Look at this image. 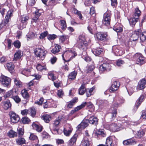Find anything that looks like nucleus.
Masks as SVG:
<instances>
[{"label": "nucleus", "mask_w": 146, "mask_h": 146, "mask_svg": "<svg viewBox=\"0 0 146 146\" xmlns=\"http://www.w3.org/2000/svg\"><path fill=\"white\" fill-rule=\"evenodd\" d=\"M133 60L137 64L141 65L146 62V58L141 53H136L133 57Z\"/></svg>", "instance_id": "obj_1"}, {"label": "nucleus", "mask_w": 146, "mask_h": 146, "mask_svg": "<svg viewBox=\"0 0 146 146\" xmlns=\"http://www.w3.org/2000/svg\"><path fill=\"white\" fill-rule=\"evenodd\" d=\"M95 37L98 41L106 42L109 40L108 33L106 32H98L96 33Z\"/></svg>", "instance_id": "obj_2"}, {"label": "nucleus", "mask_w": 146, "mask_h": 146, "mask_svg": "<svg viewBox=\"0 0 146 146\" xmlns=\"http://www.w3.org/2000/svg\"><path fill=\"white\" fill-rule=\"evenodd\" d=\"M47 51L41 48H36L34 50V53L37 58L43 60L45 58Z\"/></svg>", "instance_id": "obj_3"}, {"label": "nucleus", "mask_w": 146, "mask_h": 146, "mask_svg": "<svg viewBox=\"0 0 146 146\" xmlns=\"http://www.w3.org/2000/svg\"><path fill=\"white\" fill-rule=\"evenodd\" d=\"M11 78L3 75L0 77V82L4 87L9 88L11 86Z\"/></svg>", "instance_id": "obj_4"}, {"label": "nucleus", "mask_w": 146, "mask_h": 146, "mask_svg": "<svg viewBox=\"0 0 146 146\" xmlns=\"http://www.w3.org/2000/svg\"><path fill=\"white\" fill-rule=\"evenodd\" d=\"M112 14L110 11H107L104 15L102 22L103 24L107 26H110Z\"/></svg>", "instance_id": "obj_5"}, {"label": "nucleus", "mask_w": 146, "mask_h": 146, "mask_svg": "<svg viewBox=\"0 0 146 146\" xmlns=\"http://www.w3.org/2000/svg\"><path fill=\"white\" fill-rule=\"evenodd\" d=\"M122 125L119 123H113L111 124L109 126L110 130L113 132H116L122 129Z\"/></svg>", "instance_id": "obj_6"}, {"label": "nucleus", "mask_w": 146, "mask_h": 146, "mask_svg": "<svg viewBox=\"0 0 146 146\" xmlns=\"http://www.w3.org/2000/svg\"><path fill=\"white\" fill-rule=\"evenodd\" d=\"M125 100L123 98L116 97L114 100L112 107L115 108L121 106L122 104L124 102Z\"/></svg>", "instance_id": "obj_7"}, {"label": "nucleus", "mask_w": 146, "mask_h": 146, "mask_svg": "<svg viewBox=\"0 0 146 146\" xmlns=\"http://www.w3.org/2000/svg\"><path fill=\"white\" fill-rule=\"evenodd\" d=\"M42 13L43 11L42 9H36L33 13L34 15L32 18L33 21L36 23H38L40 21L39 17Z\"/></svg>", "instance_id": "obj_8"}, {"label": "nucleus", "mask_w": 146, "mask_h": 146, "mask_svg": "<svg viewBox=\"0 0 146 146\" xmlns=\"http://www.w3.org/2000/svg\"><path fill=\"white\" fill-rule=\"evenodd\" d=\"M137 141L134 137L124 140L123 141L122 143L124 146H132L136 144Z\"/></svg>", "instance_id": "obj_9"}, {"label": "nucleus", "mask_w": 146, "mask_h": 146, "mask_svg": "<svg viewBox=\"0 0 146 146\" xmlns=\"http://www.w3.org/2000/svg\"><path fill=\"white\" fill-rule=\"evenodd\" d=\"M64 53V55H65L64 56H65L66 59L69 58L70 54H73L72 56L70 57L69 59L67 60L66 61L67 62L71 60L77 55L76 52L74 50H71L69 51H66Z\"/></svg>", "instance_id": "obj_10"}, {"label": "nucleus", "mask_w": 146, "mask_h": 146, "mask_svg": "<svg viewBox=\"0 0 146 146\" xmlns=\"http://www.w3.org/2000/svg\"><path fill=\"white\" fill-rule=\"evenodd\" d=\"M99 70L102 72H108L111 70V66L109 63H103L100 66Z\"/></svg>", "instance_id": "obj_11"}, {"label": "nucleus", "mask_w": 146, "mask_h": 146, "mask_svg": "<svg viewBox=\"0 0 146 146\" xmlns=\"http://www.w3.org/2000/svg\"><path fill=\"white\" fill-rule=\"evenodd\" d=\"M146 87V78H143L138 82L136 89L137 91L143 90Z\"/></svg>", "instance_id": "obj_12"}, {"label": "nucleus", "mask_w": 146, "mask_h": 146, "mask_svg": "<svg viewBox=\"0 0 146 146\" xmlns=\"http://www.w3.org/2000/svg\"><path fill=\"white\" fill-rule=\"evenodd\" d=\"M9 115L10 121L12 122L17 123L20 121V117L19 116L13 111L10 112Z\"/></svg>", "instance_id": "obj_13"}, {"label": "nucleus", "mask_w": 146, "mask_h": 146, "mask_svg": "<svg viewBox=\"0 0 146 146\" xmlns=\"http://www.w3.org/2000/svg\"><path fill=\"white\" fill-rule=\"evenodd\" d=\"M146 98V94H141L136 100L134 106V108L137 109L141 103L145 100Z\"/></svg>", "instance_id": "obj_14"}, {"label": "nucleus", "mask_w": 146, "mask_h": 146, "mask_svg": "<svg viewBox=\"0 0 146 146\" xmlns=\"http://www.w3.org/2000/svg\"><path fill=\"white\" fill-rule=\"evenodd\" d=\"M1 105L5 110L11 109L12 106V104L9 99L2 101L1 103Z\"/></svg>", "instance_id": "obj_15"}, {"label": "nucleus", "mask_w": 146, "mask_h": 146, "mask_svg": "<svg viewBox=\"0 0 146 146\" xmlns=\"http://www.w3.org/2000/svg\"><path fill=\"white\" fill-rule=\"evenodd\" d=\"M115 139L114 136L108 137L106 139V144L107 146H115L113 142Z\"/></svg>", "instance_id": "obj_16"}, {"label": "nucleus", "mask_w": 146, "mask_h": 146, "mask_svg": "<svg viewBox=\"0 0 146 146\" xmlns=\"http://www.w3.org/2000/svg\"><path fill=\"white\" fill-rule=\"evenodd\" d=\"M141 31L140 29H138L133 31L131 36V38H132L131 40L133 41L138 40Z\"/></svg>", "instance_id": "obj_17"}, {"label": "nucleus", "mask_w": 146, "mask_h": 146, "mask_svg": "<svg viewBox=\"0 0 146 146\" xmlns=\"http://www.w3.org/2000/svg\"><path fill=\"white\" fill-rule=\"evenodd\" d=\"M120 86V83L118 82L115 81L112 84L110 89V91L111 93L114 92L118 89Z\"/></svg>", "instance_id": "obj_18"}, {"label": "nucleus", "mask_w": 146, "mask_h": 146, "mask_svg": "<svg viewBox=\"0 0 146 146\" xmlns=\"http://www.w3.org/2000/svg\"><path fill=\"white\" fill-rule=\"evenodd\" d=\"M78 135L77 133L75 134L70 138L68 142L69 146H75L76 145V142Z\"/></svg>", "instance_id": "obj_19"}, {"label": "nucleus", "mask_w": 146, "mask_h": 146, "mask_svg": "<svg viewBox=\"0 0 146 146\" xmlns=\"http://www.w3.org/2000/svg\"><path fill=\"white\" fill-rule=\"evenodd\" d=\"M95 135L97 138L99 139L102 137H104L106 135L105 130L103 129H99L97 130L95 133Z\"/></svg>", "instance_id": "obj_20"}, {"label": "nucleus", "mask_w": 146, "mask_h": 146, "mask_svg": "<svg viewBox=\"0 0 146 146\" xmlns=\"http://www.w3.org/2000/svg\"><path fill=\"white\" fill-rule=\"evenodd\" d=\"M88 45V42H77L76 45L77 47L81 50L83 51L86 50L87 49V46Z\"/></svg>", "instance_id": "obj_21"}, {"label": "nucleus", "mask_w": 146, "mask_h": 146, "mask_svg": "<svg viewBox=\"0 0 146 146\" xmlns=\"http://www.w3.org/2000/svg\"><path fill=\"white\" fill-rule=\"evenodd\" d=\"M72 130L73 128L72 126L68 125L64 129L63 132L64 135L66 136H69L71 134Z\"/></svg>", "instance_id": "obj_22"}, {"label": "nucleus", "mask_w": 146, "mask_h": 146, "mask_svg": "<svg viewBox=\"0 0 146 146\" xmlns=\"http://www.w3.org/2000/svg\"><path fill=\"white\" fill-rule=\"evenodd\" d=\"M110 113L111 114V117L110 118V121H113L115 119L117 114V109L111 107V111Z\"/></svg>", "instance_id": "obj_23"}, {"label": "nucleus", "mask_w": 146, "mask_h": 146, "mask_svg": "<svg viewBox=\"0 0 146 146\" xmlns=\"http://www.w3.org/2000/svg\"><path fill=\"white\" fill-rule=\"evenodd\" d=\"M32 126L33 129L36 130L38 132H40L42 130L43 127L40 125H38L33 122L32 124Z\"/></svg>", "instance_id": "obj_24"}, {"label": "nucleus", "mask_w": 146, "mask_h": 146, "mask_svg": "<svg viewBox=\"0 0 146 146\" xmlns=\"http://www.w3.org/2000/svg\"><path fill=\"white\" fill-rule=\"evenodd\" d=\"M92 53L96 56H99L103 52V49L102 48H97L92 50Z\"/></svg>", "instance_id": "obj_25"}, {"label": "nucleus", "mask_w": 146, "mask_h": 146, "mask_svg": "<svg viewBox=\"0 0 146 146\" xmlns=\"http://www.w3.org/2000/svg\"><path fill=\"white\" fill-rule=\"evenodd\" d=\"M83 103H86L85 106H86V109L88 110L90 112H93L95 110V107L93 104L91 102H86Z\"/></svg>", "instance_id": "obj_26"}, {"label": "nucleus", "mask_w": 146, "mask_h": 146, "mask_svg": "<svg viewBox=\"0 0 146 146\" xmlns=\"http://www.w3.org/2000/svg\"><path fill=\"white\" fill-rule=\"evenodd\" d=\"M88 120L89 123L91 124L96 125L98 124V119L96 117L94 116H91Z\"/></svg>", "instance_id": "obj_27"}, {"label": "nucleus", "mask_w": 146, "mask_h": 146, "mask_svg": "<svg viewBox=\"0 0 146 146\" xmlns=\"http://www.w3.org/2000/svg\"><path fill=\"white\" fill-rule=\"evenodd\" d=\"M86 104V103H82L80 105L75 108L74 110H72L71 111L70 114L71 115H72L76 112L83 108L85 107Z\"/></svg>", "instance_id": "obj_28"}, {"label": "nucleus", "mask_w": 146, "mask_h": 146, "mask_svg": "<svg viewBox=\"0 0 146 146\" xmlns=\"http://www.w3.org/2000/svg\"><path fill=\"white\" fill-rule=\"evenodd\" d=\"M21 94L24 99L26 100H29L30 96L27 90L24 89L21 90Z\"/></svg>", "instance_id": "obj_29"}, {"label": "nucleus", "mask_w": 146, "mask_h": 146, "mask_svg": "<svg viewBox=\"0 0 146 146\" xmlns=\"http://www.w3.org/2000/svg\"><path fill=\"white\" fill-rule=\"evenodd\" d=\"M77 72L76 71L74 70L71 72L68 76V80L69 81H73L76 79Z\"/></svg>", "instance_id": "obj_30"}, {"label": "nucleus", "mask_w": 146, "mask_h": 146, "mask_svg": "<svg viewBox=\"0 0 146 146\" xmlns=\"http://www.w3.org/2000/svg\"><path fill=\"white\" fill-rule=\"evenodd\" d=\"M78 98H74L70 101L67 104L66 107L68 108H71L73 107L74 105L78 102Z\"/></svg>", "instance_id": "obj_31"}, {"label": "nucleus", "mask_w": 146, "mask_h": 146, "mask_svg": "<svg viewBox=\"0 0 146 146\" xmlns=\"http://www.w3.org/2000/svg\"><path fill=\"white\" fill-rule=\"evenodd\" d=\"M61 46L57 44H54V47L51 50V52L54 54H56L60 51Z\"/></svg>", "instance_id": "obj_32"}, {"label": "nucleus", "mask_w": 146, "mask_h": 146, "mask_svg": "<svg viewBox=\"0 0 146 146\" xmlns=\"http://www.w3.org/2000/svg\"><path fill=\"white\" fill-rule=\"evenodd\" d=\"M13 13V10H9L7 13L4 19V21H6L7 22L9 23V20L11 18Z\"/></svg>", "instance_id": "obj_33"}, {"label": "nucleus", "mask_w": 146, "mask_h": 146, "mask_svg": "<svg viewBox=\"0 0 146 146\" xmlns=\"http://www.w3.org/2000/svg\"><path fill=\"white\" fill-rule=\"evenodd\" d=\"M113 30L117 33H121L123 31L122 28L119 23H116L113 26Z\"/></svg>", "instance_id": "obj_34"}, {"label": "nucleus", "mask_w": 146, "mask_h": 146, "mask_svg": "<svg viewBox=\"0 0 146 146\" xmlns=\"http://www.w3.org/2000/svg\"><path fill=\"white\" fill-rule=\"evenodd\" d=\"M139 19V18H138L135 17H133L130 18L129 20L130 25L133 27L134 26Z\"/></svg>", "instance_id": "obj_35"}, {"label": "nucleus", "mask_w": 146, "mask_h": 146, "mask_svg": "<svg viewBox=\"0 0 146 146\" xmlns=\"http://www.w3.org/2000/svg\"><path fill=\"white\" fill-rule=\"evenodd\" d=\"M20 122L23 124H29L31 123V120L28 117L25 116L22 117Z\"/></svg>", "instance_id": "obj_36"}, {"label": "nucleus", "mask_w": 146, "mask_h": 146, "mask_svg": "<svg viewBox=\"0 0 146 146\" xmlns=\"http://www.w3.org/2000/svg\"><path fill=\"white\" fill-rule=\"evenodd\" d=\"M86 89L84 84H82L81 86L78 89L79 94L80 95H83L86 92Z\"/></svg>", "instance_id": "obj_37"}, {"label": "nucleus", "mask_w": 146, "mask_h": 146, "mask_svg": "<svg viewBox=\"0 0 146 146\" xmlns=\"http://www.w3.org/2000/svg\"><path fill=\"white\" fill-rule=\"evenodd\" d=\"M7 69L10 72H13L14 70L15 66L12 62L8 63L6 64Z\"/></svg>", "instance_id": "obj_38"}, {"label": "nucleus", "mask_w": 146, "mask_h": 146, "mask_svg": "<svg viewBox=\"0 0 146 146\" xmlns=\"http://www.w3.org/2000/svg\"><path fill=\"white\" fill-rule=\"evenodd\" d=\"M41 118L46 123H48L51 119V116L47 114H44L41 116Z\"/></svg>", "instance_id": "obj_39"}, {"label": "nucleus", "mask_w": 146, "mask_h": 146, "mask_svg": "<svg viewBox=\"0 0 146 146\" xmlns=\"http://www.w3.org/2000/svg\"><path fill=\"white\" fill-rule=\"evenodd\" d=\"M145 131L143 129H140L137 131L136 135L137 138L140 139L145 135Z\"/></svg>", "instance_id": "obj_40"}, {"label": "nucleus", "mask_w": 146, "mask_h": 146, "mask_svg": "<svg viewBox=\"0 0 146 146\" xmlns=\"http://www.w3.org/2000/svg\"><path fill=\"white\" fill-rule=\"evenodd\" d=\"M81 145L82 146H89L90 141L88 138L86 137H84L81 142Z\"/></svg>", "instance_id": "obj_41"}, {"label": "nucleus", "mask_w": 146, "mask_h": 146, "mask_svg": "<svg viewBox=\"0 0 146 146\" xmlns=\"http://www.w3.org/2000/svg\"><path fill=\"white\" fill-rule=\"evenodd\" d=\"M22 56L21 55V51L19 50L17 51L14 54V56L13 58V60L17 61L20 59Z\"/></svg>", "instance_id": "obj_42"}, {"label": "nucleus", "mask_w": 146, "mask_h": 146, "mask_svg": "<svg viewBox=\"0 0 146 146\" xmlns=\"http://www.w3.org/2000/svg\"><path fill=\"white\" fill-rule=\"evenodd\" d=\"M37 35L36 33L33 32H31L27 35V38L30 39H33L35 38H36L37 37Z\"/></svg>", "instance_id": "obj_43"}, {"label": "nucleus", "mask_w": 146, "mask_h": 146, "mask_svg": "<svg viewBox=\"0 0 146 146\" xmlns=\"http://www.w3.org/2000/svg\"><path fill=\"white\" fill-rule=\"evenodd\" d=\"M14 82L16 86L19 88H21L22 87V82L18 78H14Z\"/></svg>", "instance_id": "obj_44"}, {"label": "nucleus", "mask_w": 146, "mask_h": 146, "mask_svg": "<svg viewBox=\"0 0 146 146\" xmlns=\"http://www.w3.org/2000/svg\"><path fill=\"white\" fill-rule=\"evenodd\" d=\"M16 143L19 145H22L26 144V141L23 137L18 138L16 139Z\"/></svg>", "instance_id": "obj_45"}, {"label": "nucleus", "mask_w": 146, "mask_h": 146, "mask_svg": "<svg viewBox=\"0 0 146 146\" xmlns=\"http://www.w3.org/2000/svg\"><path fill=\"white\" fill-rule=\"evenodd\" d=\"M95 87L94 86L90 88L88 91L86 90V95L87 98L90 96L94 94L93 90L95 89Z\"/></svg>", "instance_id": "obj_46"}, {"label": "nucleus", "mask_w": 146, "mask_h": 146, "mask_svg": "<svg viewBox=\"0 0 146 146\" xmlns=\"http://www.w3.org/2000/svg\"><path fill=\"white\" fill-rule=\"evenodd\" d=\"M141 11L139 10V8L137 7L135 9L133 16L135 17H139L141 15Z\"/></svg>", "instance_id": "obj_47"}, {"label": "nucleus", "mask_w": 146, "mask_h": 146, "mask_svg": "<svg viewBox=\"0 0 146 146\" xmlns=\"http://www.w3.org/2000/svg\"><path fill=\"white\" fill-rule=\"evenodd\" d=\"M36 68L37 70L40 71H41L43 70H47L46 65L42 66L40 64H37Z\"/></svg>", "instance_id": "obj_48"}, {"label": "nucleus", "mask_w": 146, "mask_h": 146, "mask_svg": "<svg viewBox=\"0 0 146 146\" xmlns=\"http://www.w3.org/2000/svg\"><path fill=\"white\" fill-rule=\"evenodd\" d=\"M48 78L49 79L54 81L56 79V76H54V73L53 72H49L48 74Z\"/></svg>", "instance_id": "obj_49"}, {"label": "nucleus", "mask_w": 146, "mask_h": 146, "mask_svg": "<svg viewBox=\"0 0 146 146\" xmlns=\"http://www.w3.org/2000/svg\"><path fill=\"white\" fill-rule=\"evenodd\" d=\"M113 50L115 54H117V55H120L122 53V51L119 49V46H116L113 47Z\"/></svg>", "instance_id": "obj_50"}, {"label": "nucleus", "mask_w": 146, "mask_h": 146, "mask_svg": "<svg viewBox=\"0 0 146 146\" xmlns=\"http://www.w3.org/2000/svg\"><path fill=\"white\" fill-rule=\"evenodd\" d=\"M60 25L61 26V29L63 31H64L67 28V25L65 20H61L60 21Z\"/></svg>", "instance_id": "obj_51"}, {"label": "nucleus", "mask_w": 146, "mask_h": 146, "mask_svg": "<svg viewBox=\"0 0 146 146\" xmlns=\"http://www.w3.org/2000/svg\"><path fill=\"white\" fill-rule=\"evenodd\" d=\"M30 113L31 115L33 117H35L36 115V110L34 107H32L29 109Z\"/></svg>", "instance_id": "obj_52"}, {"label": "nucleus", "mask_w": 146, "mask_h": 146, "mask_svg": "<svg viewBox=\"0 0 146 146\" xmlns=\"http://www.w3.org/2000/svg\"><path fill=\"white\" fill-rule=\"evenodd\" d=\"M62 118V116H59L54 120V125L56 127L58 126Z\"/></svg>", "instance_id": "obj_53"}, {"label": "nucleus", "mask_w": 146, "mask_h": 146, "mask_svg": "<svg viewBox=\"0 0 146 146\" xmlns=\"http://www.w3.org/2000/svg\"><path fill=\"white\" fill-rule=\"evenodd\" d=\"M17 133L12 130L9 131L8 133V135L9 137L11 138L16 137L17 136Z\"/></svg>", "instance_id": "obj_54"}, {"label": "nucleus", "mask_w": 146, "mask_h": 146, "mask_svg": "<svg viewBox=\"0 0 146 146\" xmlns=\"http://www.w3.org/2000/svg\"><path fill=\"white\" fill-rule=\"evenodd\" d=\"M140 38L142 42L146 40V32H143L141 33L140 35Z\"/></svg>", "instance_id": "obj_55"}, {"label": "nucleus", "mask_w": 146, "mask_h": 146, "mask_svg": "<svg viewBox=\"0 0 146 146\" xmlns=\"http://www.w3.org/2000/svg\"><path fill=\"white\" fill-rule=\"evenodd\" d=\"M30 70L28 68H25L21 71V73L25 76H27L30 72Z\"/></svg>", "instance_id": "obj_56"}, {"label": "nucleus", "mask_w": 146, "mask_h": 146, "mask_svg": "<svg viewBox=\"0 0 146 146\" xmlns=\"http://www.w3.org/2000/svg\"><path fill=\"white\" fill-rule=\"evenodd\" d=\"M88 123H89V122L88 119H84L83 120L81 123L82 128H84L87 127L89 124Z\"/></svg>", "instance_id": "obj_57"}, {"label": "nucleus", "mask_w": 146, "mask_h": 146, "mask_svg": "<svg viewBox=\"0 0 146 146\" xmlns=\"http://www.w3.org/2000/svg\"><path fill=\"white\" fill-rule=\"evenodd\" d=\"M29 17L28 16L23 17L21 18V22L24 25H27V21L29 20Z\"/></svg>", "instance_id": "obj_58"}, {"label": "nucleus", "mask_w": 146, "mask_h": 146, "mask_svg": "<svg viewBox=\"0 0 146 146\" xmlns=\"http://www.w3.org/2000/svg\"><path fill=\"white\" fill-rule=\"evenodd\" d=\"M79 40L77 41L78 42H87L86 41L85 37L84 35H80L78 37Z\"/></svg>", "instance_id": "obj_59"}, {"label": "nucleus", "mask_w": 146, "mask_h": 146, "mask_svg": "<svg viewBox=\"0 0 146 146\" xmlns=\"http://www.w3.org/2000/svg\"><path fill=\"white\" fill-rule=\"evenodd\" d=\"M13 44L16 48H20L21 46V43L19 40L15 41Z\"/></svg>", "instance_id": "obj_60"}, {"label": "nucleus", "mask_w": 146, "mask_h": 146, "mask_svg": "<svg viewBox=\"0 0 146 146\" xmlns=\"http://www.w3.org/2000/svg\"><path fill=\"white\" fill-rule=\"evenodd\" d=\"M89 13L91 15L93 16H95L96 15V11L94 7L92 6L90 8Z\"/></svg>", "instance_id": "obj_61"}, {"label": "nucleus", "mask_w": 146, "mask_h": 146, "mask_svg": "<svg viewBox=\"0 0 146 146\" xmlns=\"http://www.w3.org/2000/svg\"><path fill=\"white\" fill-rule=\"evenodd\" d=\"M47 38L49 40H54L57 38V36L55 34L48 35L47 36Z\"/></svg>", "instance_id": "obj_62"}, {"label": "nucleus", "mask_w": 146, "mask_h": 146, "mask_svg": "<svg viewBox=\"0 0 146 146\" xmlns=\"http://www.w3.org/2000/svg\"><path fill=\"white\" fill-rule=\"evenodd\" d=\"M12 99L17 104H19L21 101V98L17 95L15 96Z\"/></svg>", "instance_id": "obj_63"}, {"label": "nucleus", "mask_w": 146, "mask_h": 146, "mask_svg": "<svg viewBox=\"0 0 146 146\" xmlns=\"http://www.w3.org/2000/svg\"><path fill=\"white\" fill-rule=\"evenodd\" d=\"M48 33L47 31H45L41 33L39 36V38L40 39H43L48 35Z\"/></svg>", "instance_id": "obj_64"}]
</instances>
